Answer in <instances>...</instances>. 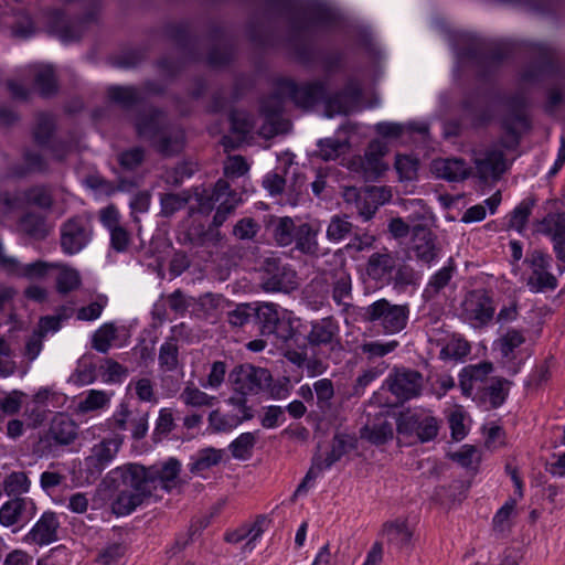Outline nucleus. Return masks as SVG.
Masks as SVG:
<instances>
[{"instance_id":"1","label":"nucleus","mask_w":565,"mask_h":565,"mask_svg":"<svg viewBox=\"0 0 565 565\" xmlns=\"http://www.w3.org/2000/svg\"><path fill=\"white\" fill-rule=\"evenodd\" d=\"M180 472L181 462L174 457L149 467L140 463L118 467L115 473L126 489L120 490L113 501V513L118 516L130 514L149 500L159 487L170 493L180 484Z\"/></svg>"},{"instance_id":"2","label":"nucleus","mask_w":565,"mask_h":565,"mask_svg":"<svg viewBox=\"0 0 565 565\" xmlns=\"http://www.w3.org/2000/svg\"><path fill=\"white\" fill-rule=\"evenodd\" d=\"M267 4L287 17L292 39H299L312 26H331L337 13L322 3H303L301 0H266Z\"/></svg>"},{"instance_id":"3","label":"nucleus","mask_w":565,"mask_h":565,"mask_svg":"<svg viewBox=\"0 0 565 565\" xmlns=\"http://www.w3.org/2000/svg\"><path fill=\"white\" fill-rule=\"evenodd\" d=\"M260 288L266 292L290 294L299 286L297 271L282 258L266 257L259 269Z\"/></svg>"},{"instance_id":"4","label":"nucleus","mask_w":565,"mask_h":565,"mask_svg":"<svg viewBox=\"0 0 565 565\" xmlns=\"http://www.w3.org/2000/svg\"><path fill=\"white\" fill-rule=\"evenodd\" d=\"M408 316V305H393L387 299L382 298L364 308L362 320L369 323H377L385 334H394L406 327Z\"/></svg>"},{"instance_id":"5","label":"nucleus","mask_w":565,"mask_h":565,"mask_svg":"<svg viewBox=\"0 0 565 565\" xmlns=\"http://www.w3.org/2000/svg\"><path fill=\"white\" fill-rule=\"evenodd\" d=\"M507 113L501 118V127L512 138L511 142H502L507 149H514L520 145L521 130L529 131L532 128L531 119L526 114L527 99L522 93L508 96L503 100Z\"/></svg>"},{"instance_id":"6","label":"nucleus","mask_w":565,"mask_h":565,"mask_svg":"<svg viewBox=\"0 0 565 565\" xmlns=\"http://www.w3.org/2000/svg\"><path fill=\"white\" fill-rule=\"evenodd\" d=\"M228 381L235 393L256 395L273 381V375L268 369L245 363L230 372Z\"/></svg>"},{"instance_id":"7","label":"nucleus","mask_w":565,"mask_h":565,"mask_svg":"<svg viewBox=\"0 0 565 565\" xmlns=\"http://www.w3.org/2000/svg\"><path fill=\"white\" fill-rule=\"evenodd\" d=\"M424 384L423 374L408 367H393L385 380L386 388L398 399L404 403L418 397L422 394Z\"/></svg>"},{"instance_id":"8","label":"nucleus","mask_w":565,"mask_h":565,"mask_svg":"<svg viewBox=\"0 0 565 565\" xmlns=\"http://www.w3.org/2000/svg\"><path fill=\"white\" fill-rule=\"evenodd\" d=\"M280 89L288 94V97L297 107L309 110L319 102H326L327 83L322 81L297 84L292 79H280Z\"/></svg>"},{"instance_id":"9","label":"nucleus","mask_w":565,"mask_h":565,"mask_svg":"<svg viewBox=\"0 0 565 565\" xmlns=\"http://www.w3.org/2000/svg\"><path fill=\"white\" fill-rule=\"evenodd\" d=\"M92 224L88 218L75 215L61 226V248L65 254L74 255L82 250L92 238Z\"/></svg>"},{"instance_id":"10","label":"nucleus","mask_w":565,"mask_h":565,"mask_svg":"<svg viewBox=\"0 0 565 565\" xmlns=\"http://www.w3.org/2000/svg\"><path fill=\"white\" fill-rule=\"evenodd\" d=\"M513 53V44L510 42L497 43L486 50L479 46H469L463 50L462 56L476 60L480 67V77L486 78L491 72L497 70L501 63Z\"/></svg>"},{"instance_id":"11","label":"nucleus","mask_w":565,"mask_h":565,"mask_svg":"<svg viewBox=\"0 0 565 565\" xmlns=\"http://www.w3.org/2000/svg\"><path fill=\"white\" fill-rule=\"evenodd\" d=\"M362 96L361 83L355 78H349L341 90L326 98V116L333 117L335 114H350L358 108Z\"/></svg>"},{"instance_id":"12","label":"nucleus","mask_w":565,"mask_h":565,"mask_svg":"<svg viewBox=\"0 0 565 565\" xmlns=\"http://www.w3.org/2000/svg\"><path fill=\"white\" fill-rule=\"evenodd\" d=\"M535 63L524 70L521 79L525 83L541 81L544 76L555 75L559 71L556 52L545 44H534L531 47Z\"/></svg>"},{"instance_id":"13","label":"nucleus","mask_w":565,"mask_h":565,"mask_svg":"<svg viewBox=\"0 0 565 565\" xmlns=\"http://www.w3.org/2000/svg\"><path fill=\"white\" fill-rule=\"evenodd\" d=\"M463 306L467 318L478 327L487 326L492 320L495 311L493 299L486 289L470 291Z\"/></svg>"},{"instance_id":"14","label":"nucleus","mask_w":565,"mask_h":565,"mask_svg":"<svg viewBox=\"0 0 565 565\" xmlns=\"http://www.w3.org/2000/svg\"><path fill=\"white\" fill-rule=\"evenodd\" d=\"M412 250L417 260L430 264L437 258L440 247L437 244V236L433 231L423 224L412 227Z\"/></svg>"},{"instance_id":"15","label":"nucleus","mask_w":565,"mask_h":565,"mask_svg":"<svg viewBox=\"0 0 565 565\" xmlns=\"http://www.w3.org/2000/svg\"><path fill=\"white\" fill-rule=\"evenodd\" d=\"M339 324L332 317H326L310 322V330L306 335L303 348L317 349L320 347L333 345L334 341L339 343Z\"/></svg>"},{"instance_id":"16","label":"nucleus","mask_w":565,"mask_h":565,"mask_svg":"<svg viewBox=\"0 0 565 565\" xmlns=\"http://www.w3.org/2000/svg\"><path fill=\"white\" fill-rule=\"evenodd\" d=\"M254 321L258 324L260 335L276 334L278 338L288 340L294 337L291 328L287 330L286 334L279 333L278 328L281 324L277 305L271 302H263L255 305Z\"/></svg>"},{"instance_id":"17","label":"nucleus","mask_w":565,"mask_h":565,"mask_svg":"<svg viewBox=\"0 0 565 565\" xmlns=\"http://www.w3.org/2000/svg\"><path fill=\"white\" fill-rule=\"evenodd\" d=\"M121 443V438H108L103 439L97 445H94L92 454L85 459L87 469L90 473L100 475L119 451Z\"/></svg>"},{"instance_id":"18","label":"nucleus","mask_w":565,"mask_h":565,"mask_svg":"<svg viewBox=\"0 0 565 565\" xmlns=\"http://www.w3.org/2000/svg\"><path fill=\"white\" fill-rule=\"evenodd\" d=\"M386 153V146L379 140L369 143L364 156L359 158V167L366 180H376L386 170L383 157Z\"/></svg>"},{"instance_id":"19","label":"nucleus","mask_w":565,"mask_h":565,"mask_svg":"<svg viewBox=\"0 0 565 565\" xmlns=\"http://www.w3.org/2000/svg\"><path fill=\"white\" fill-rule=\"evenodd\" d=\"M280 88L281 87L279 79L276 83V88L274 93L263 98L260 103V114L264 116L266 122L271 126L273 134L282 132L284 129L279 126L282 124H287L281 120V115L284 111V99L285 97H288V94L281 92Z\"/></svg>"},{"instance_id":"20","label":"nucleus","mask_w":565,"mask_h":565,"mask_svg":"<svg viewBox=\"0 0 565 565\" xmlns=\"http://www.w3.org/2000/svg\"><path fill=\"white\" fill-rule=\"evenodd\" d=\"M21 157L22 162L10 168L14 178L23 179L31 174H45L50 171V163L40 151L25 147L22 149Z\"/></svg>"},{"instance_id":"21","label":"nucleus","mask_w":565,"mask_h":565,"mask_svg":"<svg viewBox=\"0 0 565 565\" xmlns=\"http://www.w3.org/2000/svg\"><path fill=\"white\" fill-rule=\"evenodd\" d=\"M475 164L478 177L483 181L500 180L509 168L504 152L497 149L486 151L484 157L477 159Z\"/></svg>"},{"instance_id":"22","label":"nucleus","mask_w":565,"mask_h":565,"mask_svg":"<svg viewBox=\"0 0 565 565\" xmlns=\"http://www.w3.org/2000/svg\"><path fill=\"white\" fill-rule=\"evenodd\" d=\"M58 527L57 514L53 511H46L26 534L25 541L33 542L40 546L49 545L57 540Z\"/></svg>"},{"instance_id":"23","label":"nucleus","mask_w":565,"mask_h":565,"mask_svg":"<svg viewBox=\"0 0 565 565\" xmlns=\"http://www.w3.org/2000/svg\"><path fill=\"white\" fill-rule=\"evenodd\" d=\"M45 438L57 445L67 446L77 438V425L70 416L58 413L53 417Z\"/></svg>"},{"instance_id":"24","label":"nucleus","mask_w":565,"mask_h":565,"mask_svg":"<svg viewBox=\"0 0 565 565\" xmlns=\"http://www.w3.org/2000/svg\"><path fill=\"white\" fill-rule=\"evenodd\" d=\"M166 31L169 39L172 40L190 60L199 61L201 58L202 54L196 50L199 39L190 35L188 23L180 22L169 24Z\"/></svg>"},{"instance_id":"25","label":"nucleus","mask_w":565,"mask_h":565,"mask_svg":"<svg viewBox=\"0 0 565 565\" xmlns=\"http://www.w3.org/2000/svg\"><path fill=\"white\" fill-rule=\"evenodd\" d=\"M543 232L554 243V252L558 260L565 263V214H547L542 222Z\"/></svg>"},{"instance_id":"26","label":"nucleus","mask_w":565,"mask_h":565,"mask_svg":"<svg viewBox=\"0 0 565 565\" xmlns=\"http://www.w3.org/2000/svg\"><path fill=\"white\" fill-rule=\"evenodd\" d=\"M210 36L220 44L214 45L207 55V64L212 67L227 65L234 58V46L226 39L224 29L216 26L211 30Z\"/></svg>"},{"instance_id":"27","label":"nucleus","mask_w":565,"mask_h":565,"mask_svg":"<svg viewBox=\"0 0 565 565\" xmlns=\"http://www.w3.org/2000/svg\"><path fill=\"white\" fill-rule=\"evenodd\" d=\"M395 267V257L392 253L385 250L373 253L367 259L365 270L372 280L384 281L391 277Z\"/></svg>"},{"instance_id":"28","label":"nucleus","mask_w":565,"mask_h":565,"mask_svg":"<svg viewBox=\"0 0 565 565\" xmlns=\"http://www.w3.org/2000/svg\"><path fill=\"white\" fill-rule=\"evenodd\" d=\"M434 169L438 177L450 182L462 181L470 175V170L461 158L436 160L434 161Z\"/></svg>"},{"instance_id":"29","label":"nucleus","mask_w":565,"mask_h":565,"mask_svg":"<svg viewBox=\"0 0 565 565\" xmlns=\"http://www.w3.org/2000/svg\"><path fill=\"white\" fill-rule=\"evenodd\" d=\"M19 231L24 235L42 241L49 235L46 217L38 212L29 211L21 215L18 221Z\"/></svg>"},{"instance_id":"30","label":"nucleus","mask_w":565,"mask_h":565,"mask_svg":"<svg viewBox=\"0 0 565 565\" xmlns=\"http://www.w3.org/2000/svg\"><path fill=\"white\" fill-rule=\"evenodd\" d=\"M184 327V323H180L178 326L172 327V333L181 334V330ZM158 361L160 367L164 371L172 372L178 369L179 347L177 338L174 335L169 337L167 341L160 347Z\"/></svg>"},{"instance_id":"31","label":"nucleus","mask_w":565,"mask_h":565,"mask_svg":"<svg viewBox=\"0 0 565 565\" xmlns=\"http://www.w3.org/2000/svg\"><path fill=\"white\" fill-rule=\"evenodd\" d=\"M318 233L319 231L309 223L298 225L294 241L296 249L308 256H317L320 250Z\"/></svg>"},{"instance_id":"32","label":"nucleus","mask_w":565,"mask_h":565,"mask_svg":"<svg viewBox=\"0 0 565 565\" xmlns=\"http://www.w3.org/2000/svg\"><path fill=\"white\" fill-rule=\"evenodd\" d=\"M332 282V299L338 306H349L348 299L352 297V278L344 269H333L330 273Z\"/></svg>"},{"instance_id":"33","label":"nucleus","mask_w":565,"mask_h":565,"mask_svg":"<svg viewBox=\"0 0 565 565\" xmlns=\"http://www.w3.org/2000/svg\"><path fill=\"white\" fill-rule=\"evenodd\" d=\"M55 129L56 124L54 116L49 113H39L32 129L33 141L41 148L47 147Z\"/></svg>"},{"instance_id":"34","label":"nucleus","mask_w":565,"mask_h":565,"mask_svg":"<svg viewBox=\"0 0 565 565\" xmlns=\"http://www.w3.org/2000/svg\"><path fill=\"white\" fill-rule=\"evenodd\" d=\"M355 447L356 439L354 437L344 434H335L332 439L331 450L327 452L326 458L322 459L324 467L331 468L345 454Z\"/></svg>"},{"instance_id":"35","label":"nucleus","mask_w":565,"mask_h":565,"mask_svg":"<svg viewBox=\"0 0 565 565\" xmlns=\"http://www.w3.org/2000/svg\"><path fill=\"white\" fill-rule=\"evenodd\" d=\"M51 28L64 43L79 40L83 33L82 23L64 22L61 11L53 13Z\"/></svg>"},{"instance_id":"36","label":"nucleus","mask_w":565,"mask_h":565,"mask_svg":"<svg viewBox=\"0 0 565 565\" xmlns=\"http://www.w3.org/2000/svg\"><path fill=\"white\" fill-rule=\"evenodd\" d=\"M163 113L159 109H151L148 114L138 116L136 121V130L140 137L149 139L156 138L162 128L161 118Z\"/></svg>"},{"instance_id":"37","label":"nucleus","mask_w":565,"mask_h":565,"mask_svg":"<svg viewBox=\"0 0 565 565\" xmlns=\"http://www.w3.org/2000/svg\"><path fill=\"white\" fill-rule=\"evenodd\" d=\"M28 509V498L15 497L0 508V524L9 527L17 524Z\"/></svg>"},{"instance_id":"38","label":"nucleus","mask_w":565,"mask_h":565,"mask_svg":"<svg viewBox=\"0 0 565 565\" xmlns=\"http://www.w3.org/2000/svg\"><path fill=\"white\" fill-rule=\"evenodd\" d=\"M34 86L43 98H50L58 92V82L52 66L41 67L34 75Z\"/></svg>"},{"instance_id":"39","label":"nucleus","mask_w":565,"mask_h":565,"mask_svg":"<svg viewBox=\"0 0 565 565\" xmlns=\"http://www.w3.org/2000/svg\"><path fill=\"white\" fill-rule=\"evenodd\" d=\"M298 225L290 216L277 217L273 221V237L278 246L286 247L294 243Z\"/></svg>"},{"instance_id":"40","label":"nucleus","mask_w":565,"mask_h":565,"mask_svg":"<svg viewBox=\"0 0 565 565\" xmlns=\"http://www.w3.org/2000/svg\"><path fill=\"white\" fill-rule=\"evenodd\" d=\"M107 96L113 103L125 109L134 107L141 100L139 90L134 86H110L107 89Z\"/></svg>"},{"instance_id":"41","label":"nucleus","mask_w":565,"mask_h":565,"mask_svg":"<svg viewBox=\"0 0 565 565\" xmlns=\"http://www.w3.org/2000/svg\"><path fill=\"white\" fill-rule=\"evenodd\" d=\"M220 232L213 231L212 228L205 230L203 225H196L189 228L183 233V237L180 238V243L183 245H191L193 247L205 246L209 242L220 239Z\"/></svg>"},{"instance_id":"42","label":"nucleus","mask_w":565,"mask_h":565,"mask_svg":"<svg viewBox=\"0 0 565 565\" xmlns=\"http://www.w3.org/2000/svg\"><path fill=\"white\" fill-rule=\"evenodd\" d=\"M192 194L190 190H183L180 193H164L160 196V215L162 217H170L178 211L185 207L191 201Z\"/></svg>"},{"instance_id":"43","label":"nucleus","mask_w":565,"mask_h":565,"mask_svg":"<svg viewBox=\"0 0 565 565\" xmlns=\"http://www.w3.org/2000/svg\"><path fill=\"white\" fill-rule=\"evenodd\" d=\"M180 399L184 405L193 408L200 407H212L216 397L207 395L205 392L198 388L192 382L188 383L186 386L180 394Z\"/></svg>"},{"instance_id":"44","label":"nucleus","mask_w":565,"mask_h":565,"mask_svg":"<svg viewBox=\"0 0 565 565\" xmlns=\"http://www.w3.org/2000/svg\"><path fill=\"white\" fill-rule=\"evenodd\" d=\"M454 271L455 265L451 262L434 274L424 290L423 297L426 300L435 298L450 282Z\"/></svg>"},{"instance_id":"45","label":"nucleus","mask_w":565,"mask_h":565,"mask_svg":"<svg viewBox=\"0 0 565 565\" xmlns=\"http://www.w3.org/2000/svg\"><path fill=\"white\" fill-rule=\"evenodd\" d=\"M512 382L504 377H494L490 385L483 388V396L489 398L492 408L500 407L507 399Z\"/></svg>"},{"instance_id":"46","label":"nucleus","mask_w":565,"mask_h":565,"mask_svg":"<svg viewBox=\"0 0 565 565\" xmlns=\"http://www.w3.org/2000/svg\"><path fill=\"white\" fill-rule=\"evenodd\" d=\"M60 271L56 276V290L61 295H67L77 290L82 285L78 270L64 265H57Z\"/></svg>"},{"instance_id":"47","label":"nucleus","mask_w":565,"mask_h":565,"mask_svg":"<svg viewBox=\"0 0 565 565\" xmlns=\"http://www.w3.org/2000/svg\"><path fill=\"white\" fill-rule=\"evenodd\" d=\"M23 198L28 204L35 205L43 210H51L54 204L50 188L43 184L28 188L23 192Z\"/></svg>"},{"instance_id":"48","label":"nucleus","mask_w":565,"mask_h":565,"mask_svg":"<svg viewBox=\"0 0 565 565\" xmlns=\"http://www.w3.org/2000/svg\"><path fill=\"white\" fill-rule=\"evenodd\" d=\"M31 481L23 471H12L3 480V490L9 497H21L29 492Z\"/></svg>"},{"instance_id":"49","label":"nucleus","mask_w":565,"mask_h":565,"mask_svg":"<svg viewBox=\"0 0 565 565\" xmlns=\"http://www.w3.org/2000/svg\"><path fill=\"white\" fill-rule=\"evenodd\" d=\"M469 487L470 484L463 480H452L448 486H440L436 490V494L440 502H461L467 497Z\"/></svg>"},{"instance_id":"50","label":"nucleus","mask_w":565,"mask_h":565,"mask_svg":"<svg viewBox=\"0 0 565 565\" xmlns=\"http://www.w3.org/2000/svg\"><path fill=\"white\" fill-rule=\"evenodd\" d=\"M175 427L177 424L174 422L172 409L161 408L151 436L152 441L154 444L161 443Z\"/></svg>"},{"instance_id":"51","label":"nucleus","mask_w":565,"mask_h":565,"mask_svg":"<svg viewBox=\"0 0 565 565\" xmlns=\"http://www.w3.org/2000/svg\"><path fill=\"white\" fill-rule=\"evenodd\" d=\"M394 167L399 180L413 181L417 179L419 160L409 154H396Z\"/></svg>"},{"instance_id":"52","label":"nucleus","mask_w":565,"mask_h":565,"mask_svg":"<svg viewBox=\"0 0 565 565\" xmlns=\"http://www.w3.org/2000/svg\"><path fill=\"white\" fill-rule=\"evenodd\" d=\"M393 426L390 422L384 420L373 425L371 428L365 427L362 437L366 438L371 444L381 446L393 438Z\"/></svg>"},{"instance_id":"53","label":"nucleus","mask_w":565,"mask_h":565,"mask_svg":"<svg viewBox=\"0 0 565 565\" xmlns=\"http://www.w3.org/2000/svg\"><path fill=\"white\" fill-rule=\"evenodd\" d=\"M353 224L347 215H334L331 217L327 228V238L330 242H340L351 234Z\"/></svg>"},{"instance_id":"54","label":"nucleus","mask_w":565,"mask_h":565,"mask_svg":"<svg viewBox=\"0 0 565 565\" xmlns=\"http://www.w3.org/2000/svg\"><path fill=\"white\" fill-rule=\"evenodd\" d=\"M117 329L113 323H105L96 330L92 338V347L100 353H107L116 339Z\"/></svg>"},{"instance_id":"55","label":"nucleus","mask_w":565,"mask_h":565,"mask_svg":"<svg viewBox=\"0 0 565 565\" xmlns=\"http://www.w3.org/2000/svg\"><path fill=\"white\" fill-rule=\"evenodd\" d=\"M256 438L253 433H243L230 445V450L235 459L246 460L252 456Z\"/></svg>"},{"instance_id":"56","label":"nucleus","mask_w":565,"mask_h":565,"mask_svg":"<svg viewBox=\"0 0 565 565\" xmlns=\"http://www.w3.org/2000/svg\"><path fill=\"white\" fill-rule=\"evenodd\" d=\"M516 501L510 498L494 514L492 520L493 531L504 533L511 530L510 518L514 513Z\"/></svg>"},{"instance_id":"57","label":"nucleus","mask_w":565,"mask_h":565,"mask_svg":"<svg viewBox=\"0 0 565 565\" xmlns=\"http://www.w3.org/2000/svg\"><path fill=\"white\" fill-rule=\"evenodd\" d=\"M255 318V305L253 303H238L236 307L227 312V322L233 328H242Z\"/></svg>"},{"instance_id":"58","label":"nucleus","mask_w":565,"mask_h":565,"mask_svg":"<svg viewBox=\"0 0 565 565\" xmlns=\"http://www.w3.org/2000/svg\"><path fill=\"white\" fill-rule=\"evenodd\" d=\"M319 156L324 161L335 160L344 149L350 147L348 140L341 141L334 138H327L318 142Z\"/></svg>"},{"instance_id":"59","label":"nucleus","mask_w":565,"mask_h":565,"mask_svg":"<svg viewBox=\"0 0 565 565\" xmlns=\"http://www.w3.org/2000/svg\"><path fill=\"white\" fill-rule=\"evenodd\" d=\"M222 460V450L215 448H204L200 451L196 460L191 465L192 473L201 472L216 466Z\"/></svg>"},{"instance_id":"60","label":"nucleus","mask_w":565,"mask_h":565,"mask_svg":"<svg viewBox=\"0 0 565 565\" xmlns=\"http://www.w3.org/2000/svg\"><path fill=\"white\" fill-rule=\"evenodd\" d=\"M418 275L415 269L408 264H399L395 267V274L390 277L395 289H405L417 282Z\"/></svg>"},{"instance_id":"61","label":"nucleus","mask_w":565,"mask_h":565,"mask_svg":"<svg viewBox=\"0 0 565 565\" xmlns=\"http://www.w3.org/2000/svg\"><path fill=\"white\" fill-rule=\"evenodd\" d=\"M534 204L535 201L533 199H524L518 206H515L508 223L509 227L521 232L531 215Z\"/></svg>"},{"instance_id":"62","label":"nucleus","mask_w":565,"mask_h":565,"mask_svg":"<svg viewBox=\"0 0 565 565\" xmlns=\"http://www.w3.org/2000/svg\"><path fill=\"white\" fill-rule=\"evenodd\" d=\"M243 422L237 415H224L218 409H214L209 415V424L213 431H228L237 427Z\"/></svg>"},{"instance_id":"63","label":"nucleus","mask_w":565,"mask_h":565,"mask_svg":"<svg viewBox=\"0 0 565 565\" xmlns=\"http://www.w3.org/2000/svg\"><path fill=\"white\" fill-rule=\"evenodd\" d=\"M422 414L412 412L411 409L401 412L396 418V430L399 435L413 436L418 428Z\"/></svg>"},{"instance_id":"64","label":"nucleus","mask_w":565,"mask_h":565,"mask_svg":"<svg viewBox=\"0 0 565 565\" xmlns=\"http://www.w3.org/2000/svg\"><path fill=\"white\" fill-rule=\"evenodd\" d=\"M557 279L548 270L532 274L527 279V286L532 292H543L546 290H555L557 288Z\"/></svg>"}]
</instances>
